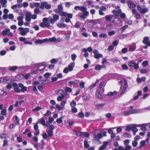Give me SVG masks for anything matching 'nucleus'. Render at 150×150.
I'll use <instances>...</instances> for the list:
<instances>
[{
	"label": "nucleus",
	"instance_id": "nucleus-46",
	"mask_svg": "<svg viewBox=\"0 0 150 150\" xmlns=\"http://www.w3.org/2000/svg\"><path fill=\"white\" fill-rule=\"evenodd\" d=\"M76 57V55L75 54H73L71 55V58L72 61H74Z\"/></svg>",
	"mask_w": 150,
	"mask_h": 150
},
{
	"label": "nucleus",
	"instance_id": "nucleus-45",
	"mask_svg": "<svg viewBox=\"0 0 150 150\" xmlns=\"http://www.w3.org/2000/svg\"><path fill=\"white\" fill-rule=\"evenodd\" d=\"M48 39L49 40L48 42L50 41V42H54L56 41V39L55 37H53L52 38H50Z\"/></svg>",
	"mask_w": 150,
	"mask_h": 150
},
{
	"label": "nucleus",
	"instance_id": "nucleus-52",
	"mask_svg": "<svg viewBox=\"0 0 150 150\" xmlns=\"http://www.w3.org/2000/svg\"><path fill=\"white\" fill-rule=\"evenodd\" d=\"M51 114V112L49 110H47V111L46 113L43 115V116L44 117H45L46 116L50 115Z\"/></svg>",
	"mask_w": 150,
	"mask_h": 150
},
{
	"label": "nucleus",
	"instance_id": "nucleus-51",
	"mask_svg": "<svg viewBox=\"0 0 150 150\" xmlns=\"http://www.w3.org/2000/svg\"><path fill=\"white\" fill-rule=\"evenodd\" d=\"M38 123L35 125L34 126V129L35 131H37L38 130Z\"/></svg>",
	"mask_w": 150,
	"mask_h": 150
},
{
	"label": "nucleus",
	"instance_id": "nucleus-10",
	"mask_svg": "<svg viewBox=\"0 0 150 150\" xmlns=\"http://www.w3.org/2000/svg\"><path fill=\"white\" fill-rule=\"evenodd\" d=\"M49 41V40L48 39L46 38L44 39H43V40H41L40 39L38 40H36L35 42V43L37 44H42L43 43L45 42H48Z\"/></svg>",
	"mask_w": 150,
	"mask_h": 150
},
{
	"label": "nucleus",
	"instance_id": "nucleus-19",
	"mask_svg": "<svg viewBox=\"0 0 150 150\" xmlns=\"http://www.w3.org/2000/svg\"><path fill=\"white\" fill-rule=\"evenodd\" d=\"M121 113L124 116H127L131 114L130 110L122 111Z\"/></svg>",
	"mask_w": 150,
	"mask_h": 150
},
{
	"label": "nucleus",
	"instance_id": "nucleus-4",
	"mask_svg": "<svg viewBox=\"0 0 150 150\" xmlns=\"http://www.w3.org/2000/svg\"><path fill=\"white\" fill-rule=\"evenodd\" d=\"M142 42L144 44L146 45L150 46V41H149V38L148 37H144L143 38Z\"/></svg>",
	"mask_w": 150,
	"mask_h": 150
},
{
	"label": "nucleus",
	"instance_id": "nucleus-12",
	"mask_svg": "<svg viewBox=\"0 0 150 150\" xmlns=\"http://www.w3.org/2000/svg\"><path fill=\"white\" fill-rule=\"evenodd\" d=\"M38 121L43 126H48L49 125V124H48L45 123V121L43 117H42L39 119Z\"/></svg>",
	"mask_w": 150,
	"mask_h": 150
},
{
	"label": "nucleus",
	"instance_id": "nucleus-55",
	"mask_svg": "<svg viewBox=\"0 0 150 150\" xmlns=\"http://www.w3.org/2000/svg\"><path fill=\"white\" fill-rule=\"evenodd\" d=\"M128 27L127 25H125L123 26L120 29V30H122V32L126 28H127Z\"/></svg>",
	"mask_w": 150,
	"mask_h": 150
},
{
	"label": "nucleus",
	"instance_id": "nucleus-49",
	"mask_svg": "<svg viewBox=\"0 0 150 150\" xmlns=\"http://www.w3.org/2000/svg\"><path fill=\"white\" fill-rule=\"evenodd\" d=\"M132 130L133 132H137L138 131L137 128L135 127H132Z\"/></svg>",
	"mask_w": 150,
	"mask_h": 150
},
{
	"label": "nucleus",
	"instance_id": "nucleus-29",
	"mask_svg": "<svg viewBox=\"0 0 150 150\" xmlns=\"http://www.w3.org/2000/svg\"><path fill=\"white\" fill-rule=\"evenodd\" d=\"M117 94V92L116 91H114L113 92H109L107 94L108 96H110L115 95Z\"/></svg>",
	"mask_w": 150,
	"mask_h": 150
},
{
	"label": "nucleus",
	"instance_id": "nucleus-7",
	"mask_svg": "<svg viewBox=\"0 0 150 150\" xmlns=\"http://www.w3.org/2000/svg\"><path fill=\"white\" fill-rule=\"evenodd\" d=\"M3 81L6 83H9L12 81L10 77L8 76H5L3 78Z\"/></svg>",
	"mask_w": 150,
	"mask_h": 150
},
{
	"label": "nucleus",
	"instance_id": "nucleus-62",
	"mask_svg": "<svg viewBox=\"0 0 150 150\" xmlns=\"http://www.w3.org/2000/svg\"><path fill=\"white\" fill-rule=\"evenodd\" d=\"M17 141L19 142H23V140L22 139V138L20 137H18L17 138Z\"/></svg>",
	"mask_w": 150,
	"mask_h": 150
},
{
	"label": "nucleus",
	"instance_id": "nucleus-2",
	"mask_svg": "<svg viewBox=\"0 0 150 150\" xmlns=\"http://www.w3.org/2000/svg\"><path fill=\"white\" fill-rule=\"evenodd\" d=\"M18 30L20 31V34L22 36H25L27 33L29 32V29L27 28H23L20 27L18 28Z\"/></svg>",
	"mask_w": 150,
	"mask_h": 150
},
{
	"label": "nucleus",
	"instance_id": "nucleus-64",
	"mask_svg": "<svg viewBox=\"0 0 150 150\" xmlns=\"http://www.w3.org/2000/svg\"><path fill=\"white\" fill-rule=\"evenodd\" d=\"M115 19L116 23L119 24L121 22V21L120 19L118 18H116Z\"/></svg>",
	"mask_w": 150,
	"mask_h": 150
},
{
	"label": "nucleus",
	"instance_id": "nucleus-1",
	"mask_svg": "<svg viewBox=\"0 0 150 150\" xmlns=\"http://www.w3.org/2000/svg\"><path fill=\"white\" fill-rule=\"evenodd\" d=\"M59 15L67 17L68 18L65 19V21L66 23H69L70 21V19L72 17L73 14L71 13H68L67 12L60 11L58 12Z\"/></svg>",
	"mask_w": 150,
	"mask_h": 150
},
{
	"label": "nucleus",
	"instance_id": "nucleus-3",
	"mask_svg": "<svg viewBox=\"0 0 150 150\" xmlns=\"http://www.w3.org/2000/svg\"><path fill=\"white\" fill-rule=\"evenodd\" d=\"M59 16L56 14H54L53 16V19H51L50 22L52 24H53L57 21L59 19Z\"/></svg>",
	"mask_w": 150,
	"mask_h": 150
},
{
	"label": "nucleus",
	"instance_id": "nucleus-13",
	"mask_svg": "<svg viewBox=\"0 0 150 150\" xmlns=\"http://www.w3.org/2000/svg\"><path fill=\"white\" fill-rule=\"evenodd\" d=\"M30 75L29 74H26L25 75H24L22 74H20L17 76V77L19 78H24L26 79H28L29 78Z\"/></svg>",
	"mask_w": 150,
	"mask_h": 150
},
{
	"label": "nucleus",
	"instance_id": "nucleus-11",
	"mask_svg": "<svg viewBox=\"0 0 150 150\" xmlns=\"http://www.w3.org/2000/svg\"><path fill=\"white\" fill-rule=\"evenodd\" d=\"M127 4L129 7L130 8H132L135 7L136 5L131 1H129L127 2Z\"/></svg>",
	"mask_w": 150,
	"mask_h": 150
},
{
	"label": "nucleus",
	"instance_id": "nucleus-14",
	"mask_svg": "<svg viewBox=\"0 0 150 150\" xmlns=\"http://www.w3.org/2000/svg\"><path fill=\"white\" fill-rule=\"evenodd\" d=\"M113 16L112 15H109L105 16V19L107 21H111Z\"/></svg>",
	"mask_w": 150,
	"mask_h": 150
},
{
	"label": "nucleus",
	"instance_id": "nucleus-16",
	"mask_svg": "<svg viewBox=\"0 0 150 150\" xmlns=\"http://www.w3.org/2000/svg\"><path fill=\"white\" fill-rule=\"evenodd\" d=\"M103 19V18L97 19L94 20L93 21H92V22L94 24H95L97 23H100L102 22Z\"/></svg>",
	"mask_w": 150,
	"mask_h": 150
},
{
	"label": "nucleus",
	"instance_id": "nucleus-24",
	"mask_svg": "<svg viewBox=\"0 0 150 150\" xmlns=\"http://www.w3.org/2000/svg\"><path fill=\"white\" fill-rule=\"evenodd\" d=\"M146 142V141H145V140H142L140 142V146L138 147H137V149H139L141 148L142 147L144 146L145 144V143Z\"/></svg>",
	"mask_w": 150,
	"mask_h": 150
},
{
	"label": "nucleus",
	"instance_id": "nucleus-42",
	"mask_svg": "<svg viewBox=\"0 0 150 150\" xmlns=\"http://www.w3.org/2000/svg\"><path fill=\"white\" fill-rule=\"evenodd\" d=\"M65 91L66 92L70 93L72 91V89L68 87H66L65 88Z\"/></svg>",
	"mask_w": 150,
	"mask_h": 150
},
{
	"label": "nucleus",
	"instance_id": "nucleus-38",
	"mask_svg": "<svg viewBox=\"0 0 150 150\" xmlns=\"http://www.w3.org/2000/svg\"><path fill=\"white\" fill-rule=\"evenodd\" d=\"M71 106L72 107H74L76 105V103L75 101L71 102L70 104Z\"/></svg>",
	"mask_w": 150,
	"mask_h": 150
},
{
	"label": "nucleus",
	"instance_id": "nucleus-21",
	"mask_svg": "<svg viewBox=\"0 0 150 150\" xmlns=\"http://www.w3.org/2000/svg\"><path fill=\"white\" fill-rule=\"evenodd\" d=\"M120 147L122 148L121 149V150H130L132 148L131 146L130 145L126 146L125 149L122 146H120Z\"/></svg>",
	"mask_w": 150,
	"mask_h": 150
},
{
	"label": "nucleus",
	"instance_id": "nucleus-48",
	"mask_svg": "<svg viewBox=\"0 0 150 150\" xmlns=\"http://www.w3.org/2000/svg\"><path fill=\"white\" fill-rule=\"evenodd\" d=\"M45 67L44 66L40 65L38 67V70L41 71L45 69Z\"/></svg>",
	"mask_w": 150,
	"mask_h": 150
},
{
	"label": "nucleus",
	"instance_id": "nucleus-20",
	"mask_svg": "<svg viewBox=\"0 0 150 150\" xmlns=\"http://www.w3.org/2000/svg\"><path fill=\"white\" fill-rule=\"evenodd\" d=\"M65 97V94L62 93L61 96H59L57 98V100L59 101H62V99Z\"/></svg>",
	"mask_w": 150,
	"mask_h": 150
},
{
	"label": "nucleus",
	"instance_id": "nucleus-30",
	"mask_svg": "<svg viewBox=\"0 0 150 150\" xmlns=\"http://www.w3.org/2000/svg\"><path fill=\"white\" fill-rule=\"evenodd\" d=\"M105 105V104H99L95 105V107L97 108H102Z\"/></svg>",
	"mask_w": 150,
	"mask_h": 150
},
{
	"label": "nucleus",
	"instance_id": "nucleus-63",
	"mask_svg": "<svg viewBox=\"0 0 150 150\" xmlns=\"http://www.w3.org/2000/svg\"><path fill=\"white\" fill-rule=\"evenodd\" d=\"M71 111L74 113H76L77 112V109L76 108H73L71 109Z\"/></svg>",
	"mask_w": 150,
	"mask_h": 150
},
{
	"label": "nucleus",
	"instance_id": "nucleus-41",
	"mask_svg": "<svg viewBox=\"0 0 150 150\" xmlns=\"http://www.w3.org/2000/svg\"><path fill=\"white\" fill-rule=\"evenodd\" d=\"M6 109L4 108L1 111V114L4 115H5L6 114Z\"/></svg>",
	"mask_w": 150,
	"mask_h": 150
},
{
	"label": "nucleus",
	"instance_id": "nucleus-43",
	"mask_svg": "<svg viewBox=\"0 0 150 150\" xmlns=\"http://www.w3.org/2000/svg\"><path fill=\"white\" fill-rule=\"evenodd\" d=\"M129 143V139H126L124 141V145L125 146L128 145Z\"/></svg>",
	"mask_w": 150,
	"mask_h": 150
},
{
	"label": "nucleus",
	"instance_id": "nucleus-8",
	"mask_svg": "<svg viewBox=\"0 0 150 150\" xmlns=\"http://www.w3.org/2000/svg\"><path fill=\"white\" fill-rule=\"evenodd\" d=\"M128 65L130 67H134L135 69H137L139 68L138 64H136L134 62H129V63Z\"/></svg>",
	"mask_w": 150,
	"mask_h": 150
},
{
	"label": "nucleus",
	"instance_id": "nucleus-40",
	"mask_svg": "<svg viewBox=\"0 0 150 150\" xmlns=\"http://www.w3.org/2000/svg\"><path fill=\"white\" fill-rule=\"evenodd\" d=\"M106 147V145L105 144H103L101 145L99 149L98 150H104V149Z\"/></svg>",
	"mask_w": 150,
	"mask_h": 150
},
{
	"label": "nucleus",
	"instance_id": "nucleus-25",
	"mask_svg": "<svg viewBox=\"0 0 150 150\" xmlns=\"http://www.w3.org/2000/svg\"><path fill=\"white\" fill-rule=\"evenodd\" d=\"M121 12V11L120 9L118 10L117 11L115 10L113 11V13L117 16H118Z\"/></svg>",
	"mask_w": 150,
	"mask_h": 150
},
{
	"label": "nucleus",
	"instance_id": "nucleus-17",
	"mask_svg": "<svg viewBox=\"0 0 150 150\" xmlns=\"http://www.w3.org/2000/svg\"><path fill=\"white\" fill-rule=\"evenodd\" d=\"M18 85H12V86L14 87V90L15 91L17 92H19L21 90L18 87Z\"/></svg>",
	"mask_w": 150,
	"mask_h": 150
},
{
	"label": "nucleus",
	"instance_id": "nucleus-23",
	"mask_svg": "<svg viewBox=\"0 0 150 150\" xmlns=\"http://www.w3.org/2000/svg\"><path fill=\"white\" fill-rule=\"evenodd\" d=\"M94 57L96 59H98L100 58H102L103 57V55L100 53H98L96 54H95Z\"/></svg>",
	"mask_w": 150,
	"mask_h": 150
},
{
	"label": "nucleus",
	"instance_id": "nucleus-6",
	"mask_svg": "<svg viewBox=\"0 0 150 150\" xmlns=\"http://www.w3.org/2000/svg\"><path fill=\"white\" fill-rule=\"evenodd\" d=\"M31 14L29 12H27L25 13V20L28 22H30L31 21Z\"/></svg>",
	"mask_w": 150,
	"mask_h": 150
},
{
	"label": "nucleus",
	"instance_id": "nucleus-26",
	"mask_svg": "<svg viewBox=\"0 0 150 150\" xmlns=\"http://www.w3.org/2000/svg\"><path fill=\"white\" fill-rule=\"evenodd\" d=\"M84 146L85 148H88L89 147V145L88 144V141L87 140H85L84 141Z\"/></svg>",
	"mask_w": 150,
	"mask_h": 150
},
{
	"label": "nucleus",
	"instance_id": "nucleus-57",
	"mask_svg": "<svg viewBox=\"0 0 150 150\" xmlns=\"http://www.w3.org/2000/svg\"><path fill=\"white\" fill-rule=\"evenodd\" d=\"M63 77V75L62 73H60L57 75V77L58 79H61Z\"/></svg>",
	"mask_w": 150,
	"mask_h": 150
},
{
	"label": "nucleus",
	"instance_id": "nucleus-47",
	"mask_svg": "<svg viewBox=\"0 0 150 150\" xmlns=\"http://www.w3.org/2000/svg\"><path fill=\"white\" fill-rule=\"evenodd\" d=\"M99 36L100 38H106L107 37V35L106 34L102 33L100 34Z\"/></svg>",
	"mask_w": 150,
	"mask_h": 150
},
{
	"label": "nucleus",
	"instance_id": "nucleus-31",
	"mask_svg": "<svg viewBox=\"0 0 150 150\" xmlns=\"http://www.w3.org/2000/svg\"><path fill=\"white\" fill-rule=\"evenodd\" d=\"M127 87V85H124L123 88L121 93V94H123L126 92V89Z\"/></svg>",
	"mask_w": 150,
	"mask_h": 150
},
{
	"label": "nucleus",
	"instance_id": "nucleus-28",
	"mask_svg": "<svg viewBox=\"0 0 150 150\" xmlns=\"http://www.w3.org/2000/svg\"><path fill=\"white\" fill-rule=\"evenodd\" d=\"M46 4V2H43L41 3L40 6V8L42 9H43L45 7V6Z\"/></svg>",
	"mask_w": 150,
	"mask_h": 150
},
{
	"label": "nucleus",
	"instance_id": "nucleus-56",
	"mask_svg": "<svg viewBox=\"0 0 150 150\" xmlns=\"http://www.w3.org/2000/svg\"><path fill=\"white\" fill-rule=\"evenodd\" d=\"M56 122L57 123L59 124H60L62 123V122H63V120L62 118H58L57 119Z\"/></svg>",
	"mask_w": 150,
	"mask_h": 150
},
{
	"label": "nucleus",
	"instance_id": "nucleus-53",
	"mask_svg": "<svg viewBox=\"0 0 150 150\" xmlns=\"http://www.w3.org/2000/svg\"><path fill=\"white\" fill-rule=\"evenodd\" d=\"M115 34V32L114 31H111L108 32V34L110 36H112Z\"/></svg>",
	"mask_w": 150,
	"mask_h": 150
},
{
	"label": "nucleus",
	"instance_id": "nucleus-15",
	"mask_svg": "<svg viewBox=\"0 0 150 150\" xmlns=\"http://www.w3.org/2000/svg\"><path fill=\"white\" fill-rule=\"evenodd\" d=\"M7 2L6 0H0V3L2 5V7H6L7 5L6 4Z\"/></svg>",
	"mask_w": 150,
	"mask_h": 150
},
{
	"label": "nucleus",
	"instance_id": "nucleus-5",
	"mask_svg": "<svg viewBox=\"0 0 150 150\" xmlns=\"http://www.w3.org/2000/svg\"><path fill=\"white\" fill-rule=\"evenodd\" d=\"M137 8L138 10L142 14L148 11V8H142L141 7L139 6H137Z\"/></svg>",
	"mask_w": 150,
	"mask_h": 150
},
{
	"label": "nucleus",
	"instance_id": "nucleus-60",
	"mask_svg": "<svg viewBox=\"0 0 150 150\" xmlns=\"http://www.w3.org/2000/svg\"><path fill=\"white\" fill-rule=\"evenodd\" d=\"M80 10L83 13L86 10V8L83 6H81Z\"/></svg>",
	"mask_w": 150,
	"mask_h": 150
},
{
	"label": "nucleus",
	"instance_id": "nucleus-35",
	"mask_svg": "<svg viewBox=\"0 0 150 150\" xmlns=\"http://www.w3.org/2000/svg\"><path fill=\"white\" fill-rule=\"evenodd\" d=\"M113 25L112 24H109L106 26V29L108 30L112 29L113 28Z\"/></svg>",
	"mask_w": 150,
	"mask_h": 150
},
{
	"label": "nucleus",
	"instance_id": "nucleus-59",
	"mask_svg": "<svg viewBox=\"0 0 150 150\" xmlns=\"http://www.w3.org/2000/svg\"><path fill=\"white\" fill-rule=\"evenodd\" d=\"M138 144V142L136 141H134L132 142V145L133 146L136 147Z\"/></svg>",
	"mask_w": 150,
	"mask_h": 150
},
{
	"label": "nucleus",
	"instance_id": "nucleus-32",
	"mask_svg": "<svg viewBox=\"0 0 150 150\" xmlns=\"http://www.w3.org/2000/svg\"><path fill=\"white\" fill-rule=\"evenodd\" d=\"M42 109V108H41V107H40L39 106H37V107H35V108L33 109V111H39L41 109Z\"/></svg>",
	"mask_w": 150,
	"mask_h": 150
},
{
	"label": "nucleus",
	"instance_id": "nucleus-36",
	"mask_svg": "<svg viewBox=\"0 0 150 150\" xmlns=\"http://www.w3.org/2000/svg\"><path fill=\"white\" fill-rule=\"evenodd\" d=\"M8 145V140H4V143L2 146L3 147H4Z\"/></svg>",
	"mask_w": 150,
	"mask_h": 150
},
{
	"label": "nucleus",
	"instance_id": "nucleus-9",
	"mask_svg": "<svg viewBox=\"0 0 150 150\" xmlns=\"http://www.w3.org/2000/svg\"><path fill=\"white\" fill-rule=\"evenodd\" d=\"M57 26L60 28H64L67 27V25L64 23H62L61 22V21L57 23Z\"/></svg>",
	"mask_w": 150,
	"mask_h": 150
},
{
	"label": "nucleus",
	"instance_id": "nucleus-61",
	"mask_svg": "<svg viewBox=\"0 0 150 150\" xmlns=\"http://www.w3.org/2000/svg\"><path fill=\"white\" fill-rule=\"evenodd\" d=\"M128 49L127 48H123L121 51L123 53H125L127 51Z\"/></svg>",
	"mask_w": 150,
	"mask_h": 150
},
{
	"label": "nucleus",
	"instance_id": "nucleus-50",
	"mask_svg": "<svg viewBox=\"0 0 150 150\" xmlns=\"http://www.w3.org/2000/svg\"><path fill=\"white\" fill-rule=\"evenodd\" d=\"M130 111L131 114L137 113V110L136 109L130 110Z\"/></svg>",
	"mask_w": 150,
	"mask_h": 150
},
{
	"label": "nucleus",
	"instance_id": "nucleus-22",
	"mask_svg": "<svg viewBox=\"0 0 150 150\" xmlns=\"http://www.w3.org/2000/svg\"><path fill=\"white\" fill-rule=\"evenodd\" d=\"M24 85H18L19 87L21 88V91L22 92H24L26 91L27 88L26 87L23 86Z\"/></svg>",
	"mask_w": 150,
	"mask_h": 150
},
{
	"label": "nucleus",
	"instance_id": "nucleus-44",
	"mask_svg": "<svg viewBox=\"0 0 150 150\" xmlns=\"http://www.w3.org/2000/svg\"><path fill=\"white\" fill-rule=\"evenodd\" d=\"M51 73L47 72L44 75V76L46 78H48L51 75Z\"/></svg>",
	"mask_w": 150,
	"mask_h": 150
},
{
	"label": "nucleus",
	"instance_id": "nucleus-27",
	"mask_svg": "<svg viewBox=\"0 0 150 150\" xmlns=\"http://www.w3.org/2000/svg\"><path fill=\"white\" fill-rule=\"evenodd\" d=\"M17 69V67L16 66H14L13 67H9L8 69L11 71H14L16 70Z\"/></svg>",
	"mask_w": 150,
	"mask_h": 150
},
{
	"label": "nucleus",
	"instance_id": "nucleus-58",
	"mask_svg": "<svg viewBox=\"0 0 150 150\" xmlns=\"http://www.w3.org/2000/svg\"><path fill=\"white\" fill-rule=\"evenodd\" d=\"M78 116L81 118H83L84 117V114L82 112H80L78 114Z\"/></svg>",
	"mask_w": 150,
	"mask_h": 150
},
{
	"label": "nucleus",
	"instance_id": "nucleus-18",
	"mask_svg": "<svg viewBox=\"0 0 150 150\" xmlns=\"http://www.w3.org/2000/svg\"><path fill=\"white\" fill-rule=\"evenodd\" d=\"M74 64L75 63H74L72 62L69 65L67 68L69 71H71L73 70V67Z\"/></svg>",
	"mask_w": 150,
	"mask_h": 150
},
{
	"label": "nucleus",
	"instance_id": "nucleus-37",
	"mask_svg": "<svg viewBox=\"0 0 150 150\" xmlns=\"http://www.w3.org/2000/svg\"><path fill=\"white\" fill-rule=\"evenodd\" d=\"M123 136L125 137H129L130 138L131 137V135L130 134H129L127 132H125V133H124L123 134Z\"/></svg>",
	"mask_w": 150,
	"mask_h": 150
},
{
	"label": "nucleus",
	"instance_id": "nucleus-54",
	"mask_svg": "<svg viewBox=\"0 0 150 150\" xmlns=\"http://www.w3.org/2000/svg\"><path fill=\"white\" fill-rule=\"evenodd\" d=\"M34 13L36 14H38L40 13V10L38 8H36L34 9Z\"/></svg>",
	"mask_w": 150,
	"mask_h": 150
},
{
	"label": "nucleus",
	"instance_id": "nucleus-33",
	"mask_svg": "<svg viewBox=\"0 0 150 150\" xmlns=\"http://www.w3.org/2000/svg\"><path fill=\"white\" fill-rule=\"evenodd\" d=\"M55 108L58 109L59 111L62 110L64 108L63 107L60 106L59 105H57L55 106Z\"/></svg>",
	"mask_w": 150,
	"mask_h": 150
},
{
	"label": "nucleus",
	"instance_id": "nucleus-34",
	"mask_svg": "<svg viewBox=\"0 0 150 150\" xmlns=\"http://www.w3.org/2000/svg\"><path fill=\"white\" fill-rule=\"evenodd\" d=\"M48 136L51 137L53 136V132L52 130H49L47 132Z\"/></svg>",
	"mask_w": 150,
	"mask_h": 150
},
{
	"label": "nucleus",
	"instance_id": "nucleus-39",
	"mask_svg": "<svg viewBox=\"0 0 150 150\" xmlns=\"http://www.w3.org/2000/svg\"><path fill=\"white\" fill-rule=\"evenodd\" d=\"M0 137L1 139H5L6 138L7 134L5 133H2L0 134Z\"/></svg>",
	"mask_w": 150,
	"mask_h": 150
}]
</instances>
